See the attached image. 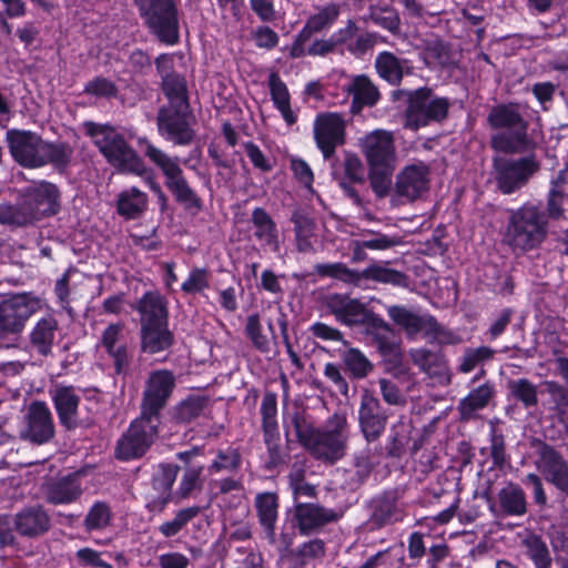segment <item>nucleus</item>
<instances>
[{
    "label": "nucleus",
    "instance_id": "60",
    "mask_svg": "<svg viewBox=\"0 0 568 568\" xmlns=\"http://www.w3.org/2000/svg\"><path fill=\"white\" fill-rule=\"evenodd\" d=\"M244 151L246 156L250 159L254 168L263 171L268 172L272 170L273 165L265 156V154L262 152V150L255 145L254 143L247 142L244 144Z\"/></svg>",
    "mask_w": 568,
    "mask_h": 568
},
{
    "label": "nucleus",
    "instance_id": "13",
    "mask_svg": "<svg viewBox=\"0 0 568 568\" xmlns=\"http://www.w3.org/2000/svg\"><path fill=\"white\" fill-rule=\"evenodd\" d=\"M448 102L444 98L432 95L429 92L416 91L409 99L406 113V126L417 130L430 121H439L447 114Z\"/></svg>",
    "mask_w": 568,
    "mask_h": 568
},
{
    "label": "nucleus",
    "instance_id": "8",
    "mask_svg": "<svg viewBox=\"0 0 568 568\" xmlns=\"http://www.w3.org/2000/svg\"><path fill=\"white\" fill-rule=\"evenodd\" d=\"M159 425L160 420L141 414L118 440L116 458L130 460L143 456L158 437Z\"/></svg>",
    "mask_w": 568,
    "mask_h": 568
},
{
    "label": "nucleus",
    "instance_id": "48",
    "mask_svg": "<svg viewBox=\"0 0 568 568\" xmlns=\"http://www.w3.org/2000/svg\"><path fill=\"white\" fill-rule=\"evenodd\" d=\"M337 16L338 10L335 6L325 7L320 12H317L316 14L312 16L308 19L300 37H302L306 32L312 33L323 30L324 28L331 26L337 18Z\"/></svg>",
    "mask_w": 568,
    "mask_h": 568
},
{
    "label": "nucleus",
    "instance_id": "43",
    "mask_svg": "<svg viewBox=\"0 0 568 568\" xmlns=\"http://www.w3.org/2000/svg\"><path fill=\"white\" fill-rule=\"evenodd\" d=\"M205 404L206 399L204 397L190 396L173 408V418L178 423H190L201 415Z\"/></svg>",
    "mask_w": 568,
    "mask_h": 568
},
{
    "label": "nucleus",
    "instance_id": "38",
    "mask_svg": "<svg viewBox=\"0 0 568 568\" xmlns=\"http://www.w3.org/2000/svg\"><path fill=\"white\" fill-rule=\"evenodd\" d=\"M292 221L295 225V237L298 251H312L315 242L313 220L300 212H295L292 216Z\"/></svg>",
    "mask_w": 568,
    "mask_h": 568
},
{
    "label": "nucleus",
    "instance_id": "15",
    "mask_svg": "<svg viewBox=\"0 0 568 568\" xmlns=\"http://www.w3.org/2000/svg\"><path fill=\"white\" fill-rule=\"evenodd\" d=\"M314 139L325 159L344 143L345 121L338 113L323 112L316 115L313 124Z\"/></svg>",
    "mask_w": 568,
    "mask_h": 568
},
{
    "label": "nucleus",
    "instance_id": "4",
    "mask_svg": "<svg viewBox=\"0 0 568 568\" xmlns=\"http://www.w3.org/2000/svg\"><path fill=\"white\" fill-rule=\"evenodd\" d=\"M88 133L112 165L140 176L148 172L140 156L126 144L123 136L115 129L90 123Z\"/></svg>",
    "mask_w": 568,
    "mask_h": 568
},
{
    "label": "nucleus",
    "instance_id": "24",
    "mask_svg": "<svg viewBox=\"0 0 568 568\" xmlns=\"http://www.w3.org/2000/svg\"><path fill=\"white\" fill-rule=\"evenodd\" d=\"M14 527L22 536L37 537L49 530L50 517L42 507H28L16 515Z\"/></svg>",
    "mask_w": 568,
    "mask_h": 568
},
{
    "label": "nucleus",
    "instance_id": "41",
    "mask_svg": "<svg viewBox=\"0 0 568 568\" xmlns=\"http://www.w3.org/2000/svg\"><path fill=\"white\" fill-rule=\"evenodd\" d=\"M403 327L410 335L424 333L425 335H433L440 343L446 342L442 327L430 316H418L413 313Z\"/></svg>",
    "mask_w": 568,
    "mask_h": 568
},
{
    "label": "nucleus",
    "instance_id": "53",
    "mask_svg": "<svg viewBox=\"0 0 568 568\" xmlns=\"http://www.w3.org/2000/svg\"><path fill=\"white\" fill-rule=\"evenodd\" d=\"M493 354V349L486 346L467 349L463 356L460 371L463 373H469L474 371L479 364L491 358Z\"/></svg>",
    "mask_w": 568,
    "mask_h": 568
},
{
    "label": "nucleus",
    "instance_id": "21",
    "mask_svg": "<svg viewBox=\"0 0 568 568\" xmlns=\"http://www.w3.org/2000/svg\"><path fill=\"white\" fill-rule=\"evenodd\" d=\"M379 402L371 393L362 396L358 419L361 430L367 442L376 440L384 432L386 418L379 414Z\"/></svg>",
    "mask_w": 568,
    "mask_h": 568
},
{
    "label": "nucleus",
    "instance_id": "2",
    "mask_svg": "<svg viewBox=\"0 0 568 568\" xmlns=\"http://www.w3.org/2000/svg\"><path fill=\"white\" fill-rule=\"evenodd\" d=\"M489 126L496 132L491 135L493 149L504 153H520L530 149L528 122L519 104L508 103L494 106L488 116Z\"/></svg>",
    "mask_w": 568,
    "mask_h": 568
},
{
    "label": "nucleus",
    "instance_id": "59",
    "mask_svg": "<svg viewBox=\"0 0 568 568\" xmlns=\"http://www.w3.org/2000/svg\"><path fill=\"white\" fill-rule=\"evenodd\" d=\"M240 464V456L234 449L220 452L216 459L212 463L210 469L212 471L232 470Z\"/></svg>",
    "mask_w": 568,
    "mask_h": 568
},
{
    "label": "nucleus",
    "instance_id": "54",
    "mask_svg": "<svg viewBox=\"0 0 568 568\" xmlns=\"http://www.w3.org/2000/svg\"><path fill=\"white\" fill-rule=\"evenodd\" d=\"M209 287V275L203 268H194L182 283V291L186 294H196Z\"/></svg>",
    "mask_w": 568,
    "mask_h": 568
},
{
    "label": "nucleus",
    "instance_id": "30",
    "mask_svg": "<svg viewBox=\"0 0 568 568\" xmlns=\"http://www.w3.org/2000/svg\"><path fill=\"white\" fill-rule=\"evenodd\" d=\"M172 344L166 323L142 326V349L150 354L162 352Z\"/></svg>",
    "mask_w": 568,
    "mask_h": 568
},
{
    "label": "nucleus",
    "instance_id": "64",
    "mask_svg": "<svg viewBox=\"0 0 568 568\" xmlns=\"http://www.w3.org/2000/svg\"><path fill=\"white\" fill-rule=\"evenodd\" d=\"M189 565V558L181 552H166L159 556L161 568H187Z\"/></svg>",
    "mask_w": 568,
    "mask_h": 568
},
{
    "label": "nucleus",
    "instance_id": "31",
    "mask_svg": "<svg viewBox=\"0 0 568 568\" xmlns=\"http://www.w3.org/2000/svg\"><path fill=\"white\" fill-rule=\"evenodd\" d=\"M501 510L508 516H523L527 510L524 490L516 484L508 483L498 493Z\"/></svg>",
    "mask_w": 568,
    "mask_h": 568
},
{
    "label": "nucleus",
    "instance_id": "12",
    "mask_svg": "<svg viewBox=\"0 0 568 568\" xmlns=\"http://www.w3.org/2000/svg\"><path fill=\"white\" fill-rule=\"evenodd\" d=\"M175 387L174 375L166 369L152 372L145 383L141 414L160 420V412L166 405Z\"/></svg>",
    "mask_w": 568,
    "mask_h": 568
},
{
    "label": "nucleus",
    "instance_id": "33",
    "mask_svg": "<svg viewBox=\"0 0 568 568\" xmlns=\"http://www.w3.org/2000/svg\"><path fill=\"white\" fill-rule=\"evenodd\" d=\"M270 92L272 100L281 112L284 121L292 125L296 122V115L291 109L290 93L285 83L280 79L276 73H272L268 79Z\"/></svg>",
    "mask_w": 568,
    "mask_h": 568
},
{
    "label": "nucleus",
    "instance_id": "16",
    "mask_svg": "<svg viewBox=\"0 0 568 568\" xmlns=\"http://www.w3.org/2000/svg\"><path fill=\"white\" fill-rule=\"evenodd\" d=\"M182 108H163L158 116L160 134L174 144L185 145L193 139V131Z\"/></svg>",
    "mask_w": 568,
    "mask_h": 568
},
{
    "label": "nucleus",
    "instance_id": "42",
    "mask_svg": "<svg viewBox=\"0 0 568 568\" xmlns=\"http://www.w3.org/2000/svg\"><path fill=\"white\" fill-rule=\"evenodd\" d=\"M493 389L488 385H483L473 390L460 403L459 409L464 418H470L477 410L483 409L489 402Z\"/></svg>",
    "mask_w": 568,
    "mask_h": 568
},
{
    "label": "nucleus",
    "instance_id": "25",
    "mask_svg": "<svg viewBox=\"0 0 568 568\" xmlns=\"http://www.w3.org/2000/svg\"><path fill=\"white\" fill-rule=\"evenodd\" d=\"M101 345L114 359L116 372L121 373L128 365V351L123 343V325H109L102 333Z\"/></svg>",
    "mask_w": 568,
    "mask_h": 568
},
{
    "label": "nucleus",
    "instance_id": "6",
    "mask_svg": "<svg viewBox=\"0 0 568 568\" xmlns=\"http://www.w3.org/2000/svg\"><path fill=\"white\" fill-rule=\"evenodd\" d=\"M139 143L145 145V155L162 171L165 176V185L174 194L176 200L187 207L200 209L201 200L186 182L180 166L179 158L170 156L145 139H140Z\"/></svg>",
    "mask_w": 568,
    "mask_h": 568
},
{
    "label": "nucleus",
    "instance_id": "18",
    "mask_svg": "<svg viewBox=\"0 0 568 568\" xmlns=\"http://www.w3.org/2000/svg\"><path fill=\"white\" fill-rule=\"evenodd\" d=\"M327 307L341 323L354 326L374 322L373 313L358 300L342 294L327 297Z\"/></svg>",
    "mask_w": 568,
    "mask_h": 568
},
{
    "label": "nucleus",
    "instance_id": "17",
    "mask_svg": "<svg viewBox=\"0 0 568 568\" xmlns=\"http://www.w3.org/2000/svg\"><path fill=\"white\" fill-rule=\"evenodd\" d=\"M331 77L337 78L343 90L353 97L352 113H359L364 106H373L379 100L377 88L365 75L348 77L343 72H334Z\"/></svg>",
    "mask_w": 568,
    "mask_h": 568
},
{
    "label": "nucleus",
    "instance_id": "56",
    "mask_svg": "<svg viewBox=\"0 0 568 568\" xmlns=\"http://www.w3.org/2000/svg\"><path fill=\"white\" fill-rule=\"evenodd\" d=\"M276 412L275 396L272 394L265 395L261 405V413L263 416V426L267 434L276 429Z\"/></svg>",
    "mask_w": 568,
    "mask_h": 568
},
{
    "label": "nucleus",
    "instance_id": "61",
    "mask_svg": "<svg viewBox=\"0 0 568 568\" xmlns=\"http://www.w3.org/2000/svg\"><path fill=\"white\" fill-rule=\"evenodd\" d=\"M379 387L383 399L389 405H404L405 397L394 382L382 378Z\"/></svg>",
    "mask_w": 568,
    "mask_h": 568
},
{
    "label": "nucleus",
    "instance_id": "57",
    "mask_svg": "<svg viewBox=\"0 0 568 568\" xmlns=\"http://www.w3.org/2000/svg\"><path fill=\"white\" fill-rule=\"evenodd\" d=\"M564 180L561 176L557 181L554 182L552 187L549 191L548 196V213L549 215L557 217L562 213V202H564Z\"/></svg>",
    "mask_w": 568,
    "mask_h": 568
},
{
    "label": "nucleus",
    "instance_id": "11",
    "mask_svg": "<svg viewBox=\"0 0 568 568\" xmlns=\"http://www.w3.org/2000/svg\"><path fill=\"white\" fill-rule=\"evenodd\" d=\"M496 182L504 194H510L521 189L539 170V163L534 156L517 160H495Z\"/></svg>",
    "mask_w": 568,
    "mask_h": 568
},
{
    "label": "nucleus",
    "instance_id": "10",
    "mask_svg": "<svg viewBox=\"0 0 568 568\" xmlns=\"http://www.w3.org/2000/svg\"><path fill=\"white\" fill-rule=\"evenodd\" d=\"M60 193L53 183L38 181L22 191L20 210L24 211L29 222L42 216L55 214L60 206Z\"/></svg>",
    "mask_w": 568,
    "mask_h": 568
},
{
    "label": "nucleus",
    "instance_id": "50",
    "mask_svg": "<svg viewBox=\"0 0 568 568\" xmlns=\"http://www.w3.org/2000/svg\"><path fill=\"white\" fill-rule=\"evenodd\" d=\"M395 168H369V181L377 196H385L390 187L392 175Z\"/></svg>",
    "mask_w": 568,
    "mask_h": 568
},
{
    "label": "nucleus",
    "instance_id": "46",
    "mask_svg": "<svg viewBox=\"0 0 568 568\" xmlns=\"http://www.w3.org/2000/svg\"><path fill=\"white\" fill-rule=\"evenodd\" d=\"M508 389L511 396L526 407L534 406L538 402L537 386L526 378L509 381Z\"/></svg>",
    "mask_w": 568,
    "mask_h": 568
},
{
    "label": "nucleus",
    "instance_id": "49",
    "mask_svg": "<svg viewBox=\"0 0 568 568\" xmlns=\"http://www.w3.org/2000/svg\"><path fill=\"white\" fill-rule=\"evenodd\" d=\"M197 514V507L182 509L175 515L174 519L163 523L159 530L165 537L175 536Z\"/></svg>",
    "mask_w": 568,
    "mask_h": 568
},
{
    "label": "nucleus",
    "instance_id": "1",
    "mask_svg": "<svg viewBox=\"0 0 568 568\" xmlns=\"http://www.w3.org/2000/svg\"><path fill=\"white\" fill-rule=\"evenodd\" d=\"M7 139L12 158L24 168L36 169L48 164L62 168L72 156V149L67 143L44 141L30 131H9Z\"/></svg>",
    "mask_w": 568,
    "mask_h": 568
},
{
    "label": "nucleus",
    "instance_id": "40",
    "mask_svg": "<svg viewBox=\"0 0 568 568\" xmlns=\"http://www.w3.org/2000/svg\"><path fill=\"white\" fill-rule=\"evenodd\" d=\"M361 280H372L384 284L403 285L405 276L403 273L393 270L385 263H375L359 272Z\"/></svg>",
    "mask_w": 568,
    "mask_h": 568
},
{
    "label": "nucleus",
    "instance_id": "55",
    "mask_svg": "<svg viewBox=\"0 0 568 568\" xmlns=\"http://www.w3.org/2000/svg\"><path fill=\"white\" fill-rule=\"evenodd\" d=\"M528 555L534 560L537 568H548L550 558L547 547L538 538L532 537L527 540Z\"/></svg>",
    "mask_w": 568,
    "mask_h": 568
},
{
    "label": "nucleus",
    "instance_id": "47",
    "mask_svg": "<svg viewBox=\"0 0 568 568\" xmlns=\"http://www.w3.org/2000/svg\"><path fill=\"white\" fill-rule=\"evenodd\" d=\"M245 333L255 348L263 353L268 352L270 339L262 331V325L257 314H253L247 317Z\"/></svg>",
    "mask_w": 568,
    "mask_h": 568
},
{
    "label": "nucleus",
    "instance_id": "26",
    "mask_svg": "<svg viewBox=\"0 0 568 568\" xmlns=\"http://www.w3.org/2000/svg\"><path fill=\"white\" fill-rule=\"evenodd\" d=\"M52 399L60 422L67 428L74 427L77 425V409L80 400L74 389L72 387L58 386L53 390Z\"/></svg>",
    "mask_w": 568,
    "mask_h": 568
},
{
    "label": "nucleus",
    "instance_id": "37",
    "mask_svg": "<svg viewBox=\"0 0 568 568\" xmlns=\"http://www.w3.org/2000/svg\"><path fill=\"white\" fill-rule=\"evenodd\" d=\"M80 495L79 484L73 479L65 478L50 486L45 498L51 504L60 505L74 501Z\"/></svg>",
    "mask_w": 568,
    "mask_h": 568
},
{
    "label": "nucleus",
    "instance_id": "9",
    "mask_svg": "<svg viewBox=\"0 0 568 568\" xmlns=\"http://www.w3.org/2000/svg\"><path fill=\"white\" fill-rule=\"evenodd\" d=\"M44 306L45 303L32 294L4 296L0 300V331L10 334L21 332L28 318Z\"/></svg>",
    "mask_w": 568,
    "mask_h": 568
},
{
    "label": "nucleus",
    "instance_id": "39",
    "mask_svg": "<svg viewBox=\"0 0 568 568\" xmlns=\"http://www.w3.org/2000/svg\"><path fill=\"white\" fill-rule=\"evenodd\" d=\"M163 90L170 102L168 108L187 109L186 85L183 78L176 74L164 75Z\"/></svg>",
    "mask_w": 568,
    "mask_h": 568
},
{
    "label": "nucleus",
    "instance_id": "14",
    "mask_svg": "<svg viewBox=\"0 0 568 568\" xmlns=\"http://www.w3.org/2000/svg\"><path fill=\"white\" fill-rule=\"evenodd\" d=\"M368 168H396L394 136L385 130H374L361 139Z\"/></svg>",
    "mask_w": 568,
    "mask_h": 568
},
{
    "label": "nucleus",
    "instance_id": "19",
    "mask_svg": "<svg viewBox=\"0 0 568 568\" xmlns=\"http://www.w3.org/2000/svg\"><path fill=\"white\" fill-rule=\"evenodd\" d=\"M27 427L21 432L22 437L43 444L52 438L54 434L52 415L43 402H34L29 406L26 415Z\"/></svg>",
    "mask_w": 568,
    "mask_h": 568
},
{
    "label": "nucleus",
    "instance_id": "23",
    "mask_svg": "<svg viewBox=\"0 0 568 568\" xmlns=\"http://www.w3.org/2000/svg\"><path fill=\"white\" fill-rule=\"evenodd\" d=\"M537 467L547 481L568 494V464L557 452L545 448Z\"/></svg>",
    "mask_w": 568,
    "mask_h": 568
},
{
    "label": "nucleus",
    "instance_id": "35",
    "mask_svg": "<svg viewBox=\"0 0 568 568\" xmlns=\"http://www.w3.org/2000/svg\"><path fill=\"white\" fill-rule=\"evenodd\" d=\"M255 507L261 524L270 536L274 534V526L277 519V496L274 493H262L255 498Z\"/></svg>",
    "mask_w": 568,
    "mask_h": 568
},
{
    "label": "nucleus",
    "instance_id": "51",
    "mask_svg": "<svg viewBox=\"0 0 568 568\" xmlns=\"http://www.w3.org/2000/svg\"><path fill=\"white\" fill-rule=\"evenodd\" d=\"M316 268L322 275L335 277L346 283H358L361 281L359 272L349 270L342 263L322 264Z\"/></svg>",
    "mask_w": 568,
    "mask_h": 568
},
{
    "label": "nucleus",
    "instance_id": "7",
    "mask_svg": "<svg viewBox=\"0 0 568 568\" xmlns=\"http://www.w3.org/2000/svg\"><path fill=\"white\" fill-rule=\"evenodd\" d=\"M145 24L160 41L173 45L179 41V21L173 0H134Z\"/></svg>",
    "mask_w": 568,
    "mask_h": 568
},
{
    "label": "nucleus",
    "instance_id": "36",
    "mask_svg": "<svg viewBox=\"0 0 568 568\" xmlns=\"http://www.w3.org/2000/svg\"><path fill=\"white\" fill-rule=\"evenodd\" d=\"M375 67L383 79L392 84H397L403 77L405 62L385 51L377 55Z\"/></svg>",
    "mask_w": 568,
    "mask_h": 568
},
{
    "label": "nucleus",
    "instance_id": "29",
    "mask_svg": "<svg viewBox=\"0 0 568 568\" xmlns=\"http://www.w3.org/2000/svg\"><path fill=\"white\" fill-rule=\"evenodd\" d=\"M142 326L166 323V307L163 297L158 293H146L139 302Z\"/></svg>",
    "mask_w": 568,
    "mask_h": 568
},
{
    "label": "nucleus",
    "instance_id": "44",
    "mask_svg": "<svg viewBox=\"0 0 568 568\" xmlns=\"http://www.w3.org/2000/svg\"><path fill=\"white\" fill-rule=\"evenodd\" d=\"M176 478V467L161 466L153 477V488L159 491L156 505L163 507L170 498L172 486Z\"/></svg>",
    "mask_w": 568,
    "mask_h": 568
},
{
    "label": "nucleus",
    "instance_id": "63",
    "mask_svg": "<svg viewBox=\"0 0 568 568\" xmlns=\"http://www.w3.org/2000/svg\"><path fill=\"white\" fill-rule=\"evenodd\" d=\"M85 91L99 97H112L115 94V87L104 78H97L85 85Z\"/></svg>",
    "mask_w": 568,
    "mask_h": 568
},
{
    "label": "nucleus",
    "instance_id": "52",
    "mask_svg": "<svg viewBox=\"0 0 568 568\" xmlns=\"http://www.w3.org/2000/svg\"><path fill=\"white\" fill-rule=\"evenodd\" d=\"M111 520V511L103 503L94 504L85 517V527L88 530H101L105 528Z\"/></svg>",
    "mask_w": 568,
    "mask_h": 568
},
{
    "label": "nucleus",
    "instance_id": "28",
    "mask_svg": "<svg viewBox=\"0 0 568 568\" xmlns=\"http://www.w3.org/2000/svg\"><path fill=\"white\" fill-rule=\"evenodd\" d=\"M410 358L423 372L429 376H437L440 382H448V368L444 358L424 348H415L409 352Z\"/></svg>",
    "mask_w": 568,
    "mask_h": 568
},
{
    "label": "nucleus",
    "instance_id": "58",
    "mask_svg": "<svg viewBox=\"0 0 568 568\" xmlns=\"http://www.w3.org/2000/svg\"><path fill=\"white\" fill-rule=\"evenodd\" d=\"M202 471V466H191L185 470L179 487V494L182 497L189 496L195 488L199 487Z\"/></svg>",
    "mask_w": 568,
    "mask_h": 568
},
{
    "label": "nucleus",
    "instance_id": "5",
    "mask_svg": "<svg viewBox=\"0 0 568 568\" xmlns=\"http://www.w3.org/2000/svg\"><path fill=\"white\" fill-rule=\"evenodd\" d=\"M303 440L314 457L331 463L341 459L348 440L346 417L341 414L333 415L322 429L312 432Z\"/></svg>",
    "mask_w": 568,
    "mask_h": 568
},
{
    "label": "nucleus",
    "instance_id": "62",
    "mask_svg": "<svg viewBox=\"0 0 568 568\" xmlns=\"http://www.w3.org/2000/svg\"><path fill=\"white\" fill-rule=\"evenodd\" d=\"M291 168L295 178L311 190L314 181V174L310 165L302 159H292Z\"/></svg>",
    "mask_w": 568,
    "mask_h": 568
},
{
    "label": "nucleus",
    "instance_id": "34",
    "mask_svg": "<svg viewBox=\"0 0 568 568\" xmlns=\"http://www.w3.org/2000/svg\"><path fill=\"white\" fill-rule=\"evenodd\" d=\"M146 204V194L136 187H131L119 194L118 213L126 219H135L145 210Z\"/></svg>",
    "mask_w": 568,
    "mask_h": 568
},
{
    "label": "nucleus",
    "instance_id": "27",
    "mask_svg": "<svg viewBox=\"0 0 568 568\" xmlns=\"http://www.w3.org/2000/svg\"><path fill=\"white\" fill-rule=\"evenodd\" d=\"M58 333V321L52 315H47L34 324L30 333L31 344L41 355L45 356L51 353Z\"/></svg>",
    "mask_w": 568,
    "mask_h": 568
},
{
    "label": "nucleus",
    "instance_id": "20",
    "mask_svg": "<svg viewBox=\"0 0 568 568\" xmlns=\"http://www.w3.org/2000/svg\"><path fill=\"white\" fill-rule=\"evenodd\" d=\"M428 183V170L425 165H409L397 175L395 193L400 199L414 201L426 192Z\"/></svg>",
    "mask_w": 568,
    "mask_h": 568
},
{
    "label": "nucleus",
    "instance_id": "32",
    "mask_svg": "<svg viewBox=\"0 0 568 568\" xmlns=\"http://www.w3.org/2000/svg\"><path fill=\"white\" fill-rule=\"evenodd\" d=\"M252 222L254 225V235L265 245L271 246L274 251L278 250L277 229L272 217L265 210L256 207L252 213Z\"/></svg>",
    "mask_w": 568,
    "mask_h": 568
},
{
    "label": "nucleus",
    "instance_id": "3",
    "mask_svg": "<svg viewBox=\"0 0 568 568\" xmlns=\"http://www.w3.org/2000/svg\"><path fill=\"white\" fill-rule=\"evenodd\" d=\"M547 229L548 221L542 210L527 203L510 212L504 242L515 252H528L545 241Z\"/></svg>",
    "mask_w": 568,
    "mask_h": 568
},
{
    "label": "nucleus",
    "instance_id": "45",
    "mask_svg": "<svg viewBox=\"0 0 568 568\" xmlns=\"http://www.w3.org/2000/svg\"><path fill=\"white\" fill-rule=\"evenodd\" d=\"M342 359L354 378H364L373 368L367 357L356 348L346 349L343 353Z\"/></svg>",
    "mask_w": 568,
    "mask_h": 568
},
{
    "label": "nucleus",
    "instance_id": "22",
    "mask_svg": "<svg viewBox=\"0 0 568 568\" xmlns=\"http://www.w3.org/2000/svg\"><path fill=\"white\" fill-rule=\"evenodd\" d=\"M341 516V513L316 504H297L294 508V518L302 534L336 521Z\"/></svg>",
    "mask_w": 568,
    "mask_h": 568
}]
</instances>
